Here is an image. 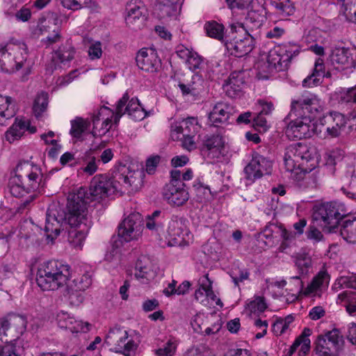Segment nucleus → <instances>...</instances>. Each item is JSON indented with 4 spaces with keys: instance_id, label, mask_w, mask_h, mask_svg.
<instances>
[{
    "instance_id": "1",
    "label": "nucleus",
    "mask_w": 356,
    "mask_h": 356,
    "mask_svg": "<svg viewBox=\"0 0 356 356\" xmlns=\"http://www.w3.org/2000/svg\"><path fill=\"white\" fill-rule=\"evenodd\" d=\"M83 188L69 195L67 198V213L63 216L57 211L49 209L47 213L44 230L48 238L54 240L67 223L71 227L68 241L75 249L81 250L86 237L92 226L91 216L87 209L88 197Z\"/></svg>"
},
{
    "instance_id": "2",
    "label": "nucleus",
    "mask_w": 356,
    "mask_h": 356,
    "mask_svg": "<svg viewBox=\"0 0 356 356\" xmlns=\"http://www.w3.org/2000/svg\"><path fill=\"white\" fill-rule=\"evenodd\" d=\"M323 106V102L312 93L304 92L293 98L288 115L291 121L286 129V136L292 139L312 137L316 129L315 118Z\"/></svg>"
},
{
    "instance_id": "3",
    "label": "nucleus",
    "mask_w": 356,
    "mask_h": 356,
    "mask_svg": "<svg viewBox=\"0 0 356 356\" xmlns=\"http://www.w3.org/2000/svg\"><path fill=\"white\" fill-rule=\"evenodd\" d=\"M44 185L45 181L40 167L25 161L16 166L15 175L9 179L8 189L10 194L16 197H22L29 194L22 204L23 208H26L42 191Z\"/></svg>"
},
{
    "instance_id": "4",
    "label": "nucleus",
    "mask_w": 356,
    "mask_h": 356,
    "mask_svg": "<svg viewBox=\"0 0 356 356\" xmlns=\"http://www.w3.org/2000/svg\"><path fill=\"white\" fill-rule=\"evenodd\" d=\"M70 266L56 260L44 262L36 274V282L42 291H56L67 286L70 277Z\"/></svg>"
},
{
    "instance_id": "5",
    "label": "nucleus",
    "mask_w": 356,
    "mask_h": 356,
    "mask_svg": "<svg viewBox=\"0 0 356 356\" xmlns=\"http://www.w3.org/2000/svg\"><path fill=\"white\" fill-rule=\"evenodd\" d=\"M284 162L286 170L296 175L308 173L317 165L314 149L302 143L293 144L286 148Z\"/></svg>"
},
{
    "instance_id": "6",
    "label": "nucleus",
    "mask_w": 356,
    "mask_h": 356,
    "mask_svg": "<svg viewBox=\"0 0 356 356\" xmlns=\"http://www.w3.org/2000/svg\"><path fill=\"white\" fill-rule=\"evenodd\" d=\"M299 53L295 45H278L271 49L266 56V60L258 63L260 73L273 74L286 70L291 58Z\"/></svg>"
},
{
    "instance_id": "7",
    "label": "nucleus",
    "mask_w": 356,
    "mask_h": 356,
    "mask_svg": "<svg viewBox=\"0 0 356 356\" xmlns=\"http://www.w3.org/2000/svg\"><path fill=\"white\" fill-rule=\"evenodd\" d=\"M28 50L25 43L9 42L0 45V70L13 73L22 69L27 62Z\"/></svg>"
},
{
    "instance_id": "8",
    "label": "nucleus",
    "mask_w": 356,
    "mask_h": 356,
    "mask_svg": "<svg viewBox=\"0 0 356 356\" xmlns=\"http://www.w3.org/2000/svg\"><path fill=\"white\" fill-rule=\"evenodd\" d=\"M127 100L128 94L124 93L118 102L115 111L107 106H102L93 114L92 133L95 136H105L113 126L118 123L123 115L122 106Z\"/></svg>"
},
{
    "instance_id": "9",
    "label": "nucleus",
    "mask_w": 356,
    "mask_h": 356,
    "mask_svg": "<svg viewBox=\"0 0 356 356\" xmlns=\"http://www.w3.org/2000/svg\"><path fill=\"white\" fill-rule=\"evenodd\" d=\"M230 33L225 40L227 51L236 57L248 54L254 48V40L250 33H248L242 26H231Z\"/></svg>"
},
{
    "instance_id": "10",
    "label": "nucleus",
    "mask_w": 356,
    "mask_h": 356,
    "mask_svg": "<svg viewBox=\"0 0 356 356\" xmlns=\"http://www.w3.org/2000/svg\"><path fill=\"white\" fill-rule=\"evenodd\" d=\"M345 215L343 204L327 202L316 207L313 217L325 229L332 232Z\"/></svg>"
},
{
    "instance_id": "11",
    "label": "nucleus",
    "mask_w": 356,
    "mask_h": 356,
    "mask_svg": "<svg viewBox=\"0 0 356 356\" xmlns=\"http://www.w3.org/2000/svg\"><path fill=\"white\" fill-rule=\"evenodd\" d=\"M113 184H114L112 183L111 176L107 174H98L94 176L90 181L89 195L86 188L83 187H80L69 195L76 193L81 188L85 189L86 192V196L88 197V202L87 204V209H88V204L91 200L100 201L116 193L117 186Z\"/></svg>"
},
{
    "instance_id": "12",
    "label": "nucleus",
    "mask_w": 356,
    "mask_h": 356,
    "mask_svg": "<svg viewBox=\"0 0 356 356\" xmlns=\"http://www.w3.org/2000/svg\"><path fill=\"white\" fill-rule=\"evenodd\" d=\"M142 216L138 212H133L126 217L118 227V236L124 242L138 241L143 231Z\"/></svg>"
},
{
    "instance_id": "13",
    "label": "nucleus",
    "mask_w": 356,
    "mask_h": 356,
    "mask_svg": "<svg viewBox=\"0 0 356 356\" xmlns=\"http://www.w3.org/2000/svg\"><path fill=\"white\" fill-rule=\"evenodd\" d=\"M106 344L111 346V350L115 353H122L128 356L130 352L136 348V344L132 339H128L127 330L115 327L111 328L106 337Z\"/></svg>"
},
{
    "instance_id": "14",
    "label": "nucleus",
    "mask_w": 356,
    "mask_h": 356,
    "mask_svg": "<svg viewBox=\"0 0 356 356\" xmlns=\"http://www.w3.org/2000/svg\"><path fill=\"white\" fill-rule=\"evenodd\" d=\"M141 172L129 170L128 168L123 167L115 171L111 177L112 183L115 184L117 187L116 193H123V189L136 191L140 185Z\"/></svg>"
},
{
    "instance_id": "15",
    "label": "nucleus",
    "mask_w": 356,
    "mask_h": 356,
    "mask_svg": "<svg viewBox=\"0 0 356 356\" xmlns=\"http://www.w3.org/2000/svg\"><path fill=\"white\" fill-rule=\"evenodd\" d=\"M199 287L195 291V298L202 305L212 308L216 306H223L220 299L218 298L213 291V282L209 279V275L206 274L198 280Z\"/></svg>"
},
{
    "instance_id": "16",
    "label": "nucleus",
    "mask_w": 356,
    "mask_h": 356,
    "mask_svg": "<svg viewBox=\"0 0 356 356\" xmlns=\"http://www.w3.org/2000/svg\"><path fill=\"white\" fill-rule=\"evenodd\" d=\"M127 25L134 30L141 29L147 17V10L140 0H131L127 5Z\"/></svg>"
},
{
    "instance_id": "17",
    "label": "nucleus",
    "mask_w": 356,
    "mask_h": 356,
    "mask_svg": "<svg viewBox=\"0 0 356 356\" xmlns=\"http://www.w3.org/2000/svg\"><path fill=\"white\" fill-rule=\"evenodd\" d=\"M343 343V340L336 330L328 332L325 335L319 336L316 343V353L320 356H333L338 353Z\"/></svg>"
},
{
    "instance_id": "18",
    "label": "nucleus",
    "mask_w": 356,
    "mask_h": 356,
    "mask_svg": "<svg viewBox=\"0 0 356 356\" xmlns=\"http://www.w3.org/2000/svg\"><path fill=\"white\" fill-rule=\"evenodd\" d=\"M272 162L257 153L252 155L249 163L244 168L246 178L254 181L271 172Z\"/></svg>"
},
{
    "instance_id": "19",
    "label": "nucleus",
    "mask_w": 356,
    "mask_h": 356,
    "mask_svg": "<svg viewBox=\"0 0 356 356\" xmlns=\"http://www.w3.org/2000/svg\"><path fill=\"white\" fill-rule=\"evenodd\" d=\"M26 328V320L21 315L9 314L0 319V337L12 335L17 339Z\"/></svg>"
},
{
    "instance_id": "20",
    "label": "nucleus",
    "mask_w": 356,
    "mask_h": 356,
    "mask_svg": "<svg viewBox=\"0 0 356 356\" xmlns=\"http://www.w3.org/2000/svg\"><path fill=\"white\" fill-rule=\"evenodd\" d=\"M163 198L172 206L179 207L184 204L189 198L188 191L181 181H170L163 189Z\"/></svg>"
},
{
    "instance_id": "21",
    "label": "nucleus",
    "mask_w": 356,
    "mask_h": 356,
    "mask_svg": "<svg viewBox=\"0 0 356 356\" xmlns=\"http://www.w3.org/2000/svg\"><path fill=\"white\" fill-rule=\"evenodd\" d=\"M333 66L338 70L351 69L356 65V50L345 47L334 48L330 56Z\"/></svg>"
},
{
    "instance_id": "22",
    "label": "nucleus",
    "mask_w": 356,
    "mask_h": 356,
    "mask_svg": "<svg viewBox=\"0 0 356 356\" xmlns=\"http://www.w3.org/2000/svg\"><path fill=\"white\" fill-rule=\"evenodd\" d=\"M326 126L324 133L325 138H333L339 136L346 126V119L341 113L331 111L323 118Z\"/></svg>"
},
{
    "instance_id": "23",
    "label": "nucleus",
    "mask_w": 356,
    "mask_h": 356,
    "mask_svg": "<svg viewBox=\"0 0 356 356\" xmlns=\"http://www.w3.org/2000/svg\"><path fill=\"white\" fill-rule=\"evenodd\" d=\"M138 67L147 72H155L161 67V60L156 51L153 49H141L136 56Z\"/></svg>"
},
{
    "instance_id": "24",
    "label": "nucleus",
    "mask_w": 356,
    "mask_h": 356,
    "mask_svg": "<svg viewBox=\"0 0 356 356\" xmlns=\"http://www.w3.org/2000/svg\"><path fill=\"white\" fill-rule=\"evenodd\" d=\"M202 150L208 156L218 159L225 152V138L219 134H207L202 140Z\"/></svg>"
},
{
    "instance_id": "25",
    "label": "nucleus",
    "mask_w": 356,
    "mask_h": 356,
    "mask_svg": "<svg viewBox=\"0 0 356 356\" xmlns=\"http://www.w3.org/2000/svg\"><path fill=\"white\" fill-rule=\"evenodd\" d=\"M26 131H28L30 134H34L37 129L35 126L31 125L29 120L16 118L12 126L6 131L5 138L8 143H12L19 140Z\"/></svg>"
},
{
    "instance_id": "26",
    "label": "nucleus",
    "mask_w": 356,
    "mask_h": 356,
    "mask_svg": "<svg viewBox=\"0 0 356 356\" xmlns=\"http://www.w3.org/2000/svg\"><path fill=\"white\" fill-rule=\"evenodd\" d=\"M185 234H188V230L183 220L177 217L172 218L169 222L168 228V245L170 246L181 245L185 241Z\"/></svg>"
},
{
    "instance_id": "27",
    "label": "nucleus",
    "mask_w": 356,
    "mask_h": 356,
    "mask_svg": "<svg viewBox=\"0 0 356 356\" xmlns=\"http://www.w3.org/2000/svg\"><path fill=\"white\" fill-rule=\"evenodd\" d=\"M330 280V275L326 271H320L305 289L303 294L313 297H320L327 289Z\"/></svg>"
},
{
    "instance_id": "28",
    "label": "nucleus",
    "mask_w": 356,
    "mask_h": 356,
    "mask_svg": "<svg viewBox=\"0 0 356 356\" xmlns=\"http://www.w3.org/2000/svg\"><path fill=\"white\" fill-rule=\"evenodd\" d=\"M181 8V0H158L156 3V11L161 19H177Z\"/></svg>"
},
{
    "instance_id": "29",
    "label": "nucleus",
    "mask_w": 356,
    "mask_h": 356,
    "mask_svg": "<svg viewBox=\"0 0 356 356\" xmlns=\"http://www.w3.org/2000/svg\"><path fill=\"white\" fill-rule=\"evenodd\" d=\"M244 83V72H234L225 81L222 88L228 97L234 98L239 95Z\"/></svg>"
},
{
    "instance_id": "30",
    "label": "nucleus",
    "mask_w": 356,
    "mask_h": 356,
    "mask_svg": "<svg viewBox=\"0 0 356 356\" xmlns=\"http://www.w3.org/2000/svg\"><path fill=\"white\" fill-rule=\"evenodd\" d=\"M92 277L88 273H85L74 278L71 282L67 284L66 292L69 298L72 296H79L81 291H84L88 289L92 284Z\"/></svg>"
},
{
    "instance_id": "31",
    "label": "nucleus",
    "mask_w": 356,
    "mask_h": 356,
    "mask_svg": "<svg viewBox=\"0 0 356 356\" xmlns=\"http://www.w3.org/2000/svg\"><path fill=\"white\" fill-rule=\"evenodd\" d=\"M74 54L75 50L71 44L60 46L52 54L51 61L54 63L55 68L56 66L66 65L74 58Z\"/></svg>"
},
{
    "instance_id": "32",
    "label": "nucleus",
    "mask_w": 356,
    "mask_h": 356,
    "mask_svg": "<svg viewBox=\"0 0 356 356\" xmlns=\"http://www.w3.org/2000/svg\"><path fill=\"white\" fill-rule=\"evenodd\" d=\"M263 24V16L257 12L252 9L247 11V16L243 23L233 22L231 26H242L248 33H250L254 30L259 29Z\"/></svg>"
},
{
    "instance_id": "33",
    "label": "nucleus",
    "mask_w": 356,
    "mask_h": 356,
    "mask_svg": "<svg viewBox=\"0 0 356 356\" xmlns=\"http://www.w3.org/2000/svg\"><path fill=\"white\" fill-rule=\"evenodd\" d=\"M177 54L179 58L185 60L186 65L191 70L195 71L200 68L203 60L197 52L182 46L178 49Z\"/></svg>"
},
{
    "instance_id": "34",
    "label": "nucleus",
    "mask_w": 356,
    "mask_h": 356,
    "mask_svg": "<svg viewBox=\"0 0 356 356\" xmlns=\"http://www.w3.org/2000/svg\"><path fill=\"white\" fill-rule=\"evenodd\" d=\"M231 109L229 106L223 102L217 103L209 115L210 122L215 126L220 123H224L229 118Z\"/></svg>"
},
{
    "instance_id": "35",
    "label": "nucleus",
    "mask_w": 356,
    "mask_h": 356,
    "mask_svg": "<svg viewBox=\"0 0 356 356\" xmlns=\"http://www.w3.org/2000/svg\"><path fill=\"white\" fill-rule=\"evenodd\" d=\"M325 76V65L321 58L316 59L313 73L302 81L303 87H314L321 83Z\"/></svg>"
},
{
    "instance_id": "36",
    "label": "nucleus",
    "mask_w": 356,
    "mask_h": 356,
    "mask_svg": "<svg viewBox=\"0 0 356 356\" xmlns=\"http://www.w3.org/2000/svg\"><path fill=\"white\" fill-rule=\"evenodd\" d=\"M123 115L127 113L135 121L143 120L147 116V113L140 105L138 99L132 98L127 100L122 106Z\"/></svg>"
},
{
    "instance_id": "37",
    "label": "nucleus",
    "mask_w": 356,
    "mask_h": 356,
    "mask_svg": "<svg viewBox=\"0 0 356 356\" xmlns=\"http://www.w3.org/2000/svg\"><path fill=\"white\" fill-rule=\"evenodd\" d=\"M15 114L14 100L8 96L0 95V124L3 125L6 120Z\"/></svg>"
},
{
    "instance_id": "38",
    "label": "nucleus",
    "mask_w": 356,
    "mask_h": 356,
    "mask_svg": "<svg viewBox=\"0 0 356 356\" xmlns=\"http://www.w3.org/2000/svg\"><path fill=\"white\" fill-rule=\"evenodd\" d=\"M340 234L349 243H356V218L345 220L341 226Z\"/></svg>"
},
{
    "instance_id": "39",
    "label": "nucleus",
    "mask_w": 356,
    "mask_h": 356,
    "mask_svg": "<svg viewBox=\"0 0 356 356\" xmlns=\"http://www.w3.org/2000/svg\"><path fill=\"white\" fill-rule=\"evenodd\" d=\"M154 273L151 269L147 258L139 259L136 265L135 276L138 280H149L154 277Z\"/></svg>"
},
{
    "instance_id": "40",
    "label": "nucleus",
    "mask_w": 356,
    "mask_h": 356,
    "mask_svg": "<svg viewBox=\"0 0 356 356\" xmlns=\"http://www.w3.org/2000/svg\"><path fill=\"white\" fill-rule=\"evenodd\" d=\"M70 135L73 138H79L82 134L88 129L90 126V122L80 117H76L71 120Z\"/></svg>"
},
{
    "instance_id": "41",
    "label": "nucleus",
    "mask_w": 356,
    "mask_h": 356,
    "mask_svg": "<svg viewBox=\"0 0 356 356\" xmlns=\"http://www.w3.org/2000/svg\"><path fill=\"white\" fill-rule=\"evenodd\" d=\"M204 29L207 35L218 40H223L224 26L216 21H210L205 23Z\"/></svg>"
},
{
    "instance_id": "42",
    "label": "nucleus",
    "mask_w": 356,
    "mask_h": 356,
    "mask_svg": "<svg viewBox=\"0 0 356 356\" xmlns=\"http://www.w3.org/2000/svg\"><path fill=\"white\" fill-rule=\"evenodd\" d=\"M277 13L283 17L291 15L294 12V6L290 0H270Z\"/></svg>"
},
{
    "instance_id": "43",
    "label": "nucleus",
    "mask_w": 356,
    "mask_h": 356,
    "mask_svg": "<svg viewBox=\"0 0 356 356\" xmlns=\"http://www.w3.org/2000/svg\"><path fill=\"white\" fill-rule=\"evenodd\" d=\"M48 94L44 92H41L36 97L33 110L37 118L42 115V113L47 111L48 106Z\"/></svg>"
},
{
    "instance_id": "44",
    "label": "nucleus",
    "mask_w": 356,
    "mask_h": 356,
    "mask_svg": "<svg viewBox=\"0 0 356 356\" xmlns=\"http://www.w3.org/2000/svg\"><path fill=\"white\" fill-rule=\"evenodd\" d=\"M254 0H225L227 6L232 10V14L239 11L247 12L252 8Z\"/></svg>"
},
{
    "instance_id": "45",
    "label": "nucleus",
    "mask_w": 356,
    "mask_h": 356,
    "mask_svg": "<svg viewBox=\"0 0 356 356\" xmlns=\"http://www.w3.org/2000/svg\"><path fill=\"white\" fill-rule=\"evenodd\" d=\"M179 341L175 337H170L163 347L154 350L156 356H174L176 353Z\"/></svg>"
},
{
    "instance_id": "46",
    "label": "nucleus",
    "mask_w": 356,
    "mask_h": 356,
    "mask_svg": "<svg viewBox=\"0 0 356 356\" xmlns=\"http://www.w3.org/2000/svg\"><path fill=\"white\" fill-rule=\"evenodd\" d=\"M267 308V304L264 297L256 296L250 300L246 307V310L251 314L259 315L264 312Z\"/></svg>"
},
{
    "instance_id": "47",
    "label": "nucleus",
    "mask_w": 356,
    "mask_h": 356,
    "mask_svg": "<svg viewBox=\"0 0 356 356\" xmlns=\"http://www.w3.org/2000/svg\"><path fill=\"white\" fill-rule=\"evenodd\" d=\"M97 163L98 161L95 156H88L83 159L82 166L79 168V172L92 176L98 170Z\"/></svg>"
},
{
    "instance_id": "48",
    "label": "nucleus",
    "mask_w": 356,
    "mask_h": 356,
    "mask_svg": "<svg viewBox=\"0 0 356 356\" xmlns=\"http://www.w3.org/2000/svg\"><path fill=\"white\" fill-rule=\"evenodd\" d=\"M161 212L160 211H155L151 216H148L146 219V227L151 230L159 232L162 229L163 224L161 218Z\"/></svg>"
},
{
    "instance_id": "49",
    "label": "nucleus",
    "mask_w": 356,
    "mask_h": 356,
    "mask_svg": "<svg viewBox=\"0 0 356 356\" xmlns=\"http://www.w3.org/2000/svg\"><path fill=\"white\" fill-rule=\"evenodd\" d=\"M53 23L44 18H40L36 26L31 29V33L33 37L39 38L50 31Z\"/></svg>"
},
{
    "instance_id": "50",
    "label": "nucleus",
    "mask_w": 356,
    "mask_h": 356,
    "mask_svg": "<svg viewBox=\"0 0 356 356\" xmlns=\"http://www.w3.org/2000/svg\"><path fill=\"white\" fill-rule=\"evenodd\" d=\"M343 288L356 289L355 277L341 276L335 280L332 286V289L334 291H338Z\"/></svg>"
},
{
    "instance_id": "51",
    "label": "nucleus",
    "mask_w": 356,
    "mask_h": 356,
    "mask_svg": "<svg viewBox=\"0 0 356 356\" xmlns=\"http://www.w3.org/2000/svg\"><path fill=\"white\" fill-rule=\"evenodd\" d=\"M287 282L284 280H275L267 282V291L274 297H278L284 294L283 291Z\"/></svg>"
},
{
    "instance_id": "52",
    "label": "nucleus",
    "mask_w": 356,
    "mask_h": 356,
    "mask_svg": "<svg viewBox=\"0 0 356 356\" xmlns=\"http://www.w3.org/2000/svg\"><path fill=\"white\" fill-rule=\"evenodd\" d=\"M185 129V136H195L200 129L196 118L191 117L183 120Z\"/></svg>"
},
{
    "instance_id": "53",
    "label": "nucleus",
    "mask_w": 356,
    "mask_h": 356,
    "mask_svg": "<svg viewBox=\"0 0 356 356\" xmlns=\"http://www.w3.org/2000/svg\"><path fill=\"white\" fill-rule=\"evenodd\" d=\"M74 318L67 312L60 311L56 314V321L60 328L69 330Z\"/></svg>"
},
{
    "instance_id": "54",
    "label": "nucleus",
    "mask_w": 356,
    "mask_h": 356,
    "mask_svg": "<svg viewBox=\"0 0 356 356\" xmlns=\"http://www.w3.org/2000/svg\"><path fill=\"white\" fill-rule=\"evenodd\" d=\"M102 44L99 41H92L88 49V55L90 60H98L102 56Z\"/></svg>"
},
{
    "instance_id": "55",
    "label": "nucleus",
    "mask_w": 356,
    "mask_h": 356,
    "mask_svg": "<svg viewBox=\"0 0 356 356\" xmlns=\"http://www.w3.org/2000/svg\"><path fill=\"white\" fill-rule=\"evenodd\" d=\"M90 328L91 325L88 322L74 318L69 330L72 333H86L90 331Z\"/></svg>"
},
{
    "instance_id": "56",
    "label": "nucleus",
    "mask_w": 356,
    "mask_h": 356,
    "mask_svg": "<svg viewBox=\"0 0 356 356\" xmlns=\"http://www.w3.org/2000/svg\"><path fill=\"white\" fill-rule=\"evenodd\" d=\"M296 265L301 274H307L312 267V259L307 255H300L296 259Z\"/></svg>"
},
{
    "instance_id": "57",
    "label": "nucleus",
    "mask_w": 356,
    "mask_h": 356,
    "mask_svg": "<svg viewBox=\"0 0 356 356\" xmlns=\"http://www.w3.org/2000/svg\"><path fill=\"white\" fill-rule=\"evenodd\" d=\"M185 136V129L183 125V120L175 122L171 125L170 137L173 140H178Z\"/></svg>"
},
{
    "instance_id": "58",
    "label": "nucleus",
    "mask_w": 356,
    "mask_h": 356,
    "mask_svg": "<svg viewBox=\"0 0 356 356\" xmlns=\"http://www.w3.org/2000/svg\"><path fill=\"white\" fill-rule=\"evenodd\" d=\"M338 300L341 302H345V307L349 314L355 315L356 314V301L350 300L348 298V293L346 291L339 294Z\"/></svg>"
},
{
    "instance_id": "59",
    "label": "nucleus",
    "mask_w": 356,
    "mask_h": 356,
    "mask_svg": "<svg viewBox=\"0 0 356 356\" xmlns=\"http://www.w3.org/2000/svg\"><path fill=\"white\" fill-rule=\"evenodd\" d=\"M286 290L294 293L295 296L302 291L303 292V283L300 277L295 276L291 277L289 279L288 288Z\"/></svg>"
},
{
    "instance_id": "60",
    "label": "nucleus",
    "mask_w": 356,
    "mask_h": 356,
    "mask_svg": "<svg viewBox=\"0 0 356 356\" xmlns=\"http://www.w3.org/2000/svg\"><path fill=\"white\" fill-rule=\"evenodd\" d=\"M184 356H213V354L207 347L200 346L188 349Z\"/></svg>"
},
{
    "instance_id": "61",
    "label": "nucleus",
    "mask_w": 356,
    "mask_h": 356,
    "mask_svg": "<svg viewBox=\"0 0 356 356\" xmlns=\"http://www.w3.org/2000/svg\"><path fill=\"white\" fill-rule=\"evenodd\" d=\"M13 341L15 339H10V342L6 343L0 348V356H18Z\"/></svg>"
},
{
    "instance_id": "62",
    "label": "nucleus",
    "mask_w": 356,
    "mask_h": 356,
    "mask_svg": "<svg viewBox=\"0 0 356 356\" xmlns=\"http://www.w3.org/2000/svg\"><path fill=\"white\" fill-rule=\"evenodd\" d=\"M254 324L257 329L260 330V331L256 334L255 338L259 339L264 337L267 333L268 326V321L258 318L254 321Z\"/></svg>"
},
{
    "instance_id": "63",
    "label": "nucleus",
    "mask_w": 356,
    "mask_h": 356,
    "mask_svg": "<svg viewBox=\"0 0 356 356\" xmlns=\"http://www.w3.org/2000/svg\"><path fill=\"white\" fill-rule=\"evenodd\" d=\"M161 157L158 155L152 156L146 161V171L148 174L152 175L155 172L156 168L160 163Z\"/></svg>"
},
{
    "instance_id": "64",
    "label": "nucleus",
    "mask_w": 356,
    "mask_h": 356,
    "mask_svg": "<svg viewBox=\"0 0 356 356\" xmlns=\"http://www.w3.org/2000/svg\"><path fill=\"white\" fill-rule=\"evenodd\" d=\"M341 100L346 103L353 102L356 104V86L341 92Z\"/></svg>"
}]
</instances>
